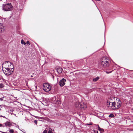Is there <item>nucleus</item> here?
Returning a JSON list of instances; mask_svg holds the SVG:
<instances>
[{"instance_id":"7c9ffc66","label":"nucleus","mask_w":133,"mask_h":133,"mask_svg":"<svg viewBox=\"0 0 133 133\" xmlns=\"http://www.w3.org/2000/svg\"><path fill=\"white\" fill-rule=\"evenodd\" d=\"M1 116L3 117L4 118H6L5 116H2L1 115Z\"/></svg>"},{"instance_id":"6e6552de","label":"nucleus","mask_w":133,"mask_h":133,"mask_svg":"<svg viewBox=\"0 0 133 133\" xmlns=\"http://www.w3.org/2000/svg\"><path fill=\"white\" fill-rule=\"evenodd\" d=\"M12 123L15 124L14 123L11 122H10L8 121L5 123V125H6V127H10L12 125Z\"/></svg>"},{"instance_id":"ddd939ff","label":"nucleus","mask_w":133,"mask_h":133,"mask_svg":"<svg viewBox=\"0 0 133 133\" xmlns=\"http://www.w3.org/2000/svg\"><path fill=\"white\" fill-rule=\"evenodd\" d=\"M56 97L55 96H54L51 98V100L54 103H55L56 101Z\"/></svg>"},{"instance_id":"20e7f679","label":"nucleus","mask_w":133,"mask_h":133,"mask_svg":"<svg viewBox=\"0 0 133 133\" xmlns=\"http://www.w3.org/2000/svg\"><path fill=\"white\" fill-rule=\"evenodd\" d=\"M111 99L109 98L107 101V105L108 107H109L110 108H111L115 110L116 109V103L115 102H110L109 100Z\"/></svg>"},{"instance_id":"e433bc0d","label":"nucleus","mask_w":133,"mask_h":133,"mask_svg":"<svg viewBox=\"0 0 133 133\" xmlns=\"http://www.w3.org/2000/svg\"><path fill=\"white\" fill-rule=\"evenodd\" d=\"M95 133H98V131H97L96 132H96Z\"/></svg>"},{"instance_id":"5701e85b","label":"nucleus","mask_w":133,"mask_h":133,"mask_svg":"<svg viewBox=\"0 0 133 133\" xmlns=\"http://www.w3.org/2000/svg\"><path fill=\"white\" fill-rule=\"evenodd\" d=\"M3 127H6V125H5V123H4L3 124H2V126Z\"/></svg>"},{"instance_id":"2eb2a0df","label":"nucleus","mask_w":133,"mask_h":133,"mask_svg":"<svg viewBox=\"0 0 133 133\" xmlns=\"http://www.w3.org/2000/svg\"><path fill=\"white\" fill-rule=\"evenodd\" d=\"M99 78V77H97L96 78H93V81L94 82H96L97 81Z\"/></svg>"},{"instance_id":"393cba45","label":"nucleus","mask_w":133,"mask_h":133,"mask_svg":"<svg viewBox=\"0 0 133 133\" xmlns=\"http://www.w3.org/2000/svg\"><path fill=\"white\" fill-rule=\"evenodd\" d=\"M34 122L37 124V121L36 120H35L34 121Z\"/></svg>"},{"instance_id":"9b49d317","label":"nucleus","mask_w":133,"mask_h":133,"mask_svg":"<svg viewBox=\"0 0 133 133\" xmlns=\"http://www.w3.org/2000/svg\"><path fill=\"white\" fill-rule=\"evenodd\" d=\"M57 70L58 73L61 74L62 72V70L61 68L59 67L57 68Z\"/></svg>"},{"instance_id":"c756f323","label":"nucleus","mask_w":133,"mask_h":133,"mask_svg":"<svg viewBox=\"0 0 133 133\" xmlns=\"http://www.w3.org/2000/svg\"><path fill=\"white\" fill-rule=\"evenodd\" d=\"M81 107L82 108H86V106H85V105L84 106H84H83V107Z\"/></svg>"},{"instance_id":"58836bf2","label":"nucleus","mask_w":133,"mask_h":133,"mask_svg":"<svg viewBox=\"0 0 133 133\" xmlns=\"http://www.w3.org/2000/svg\"><path fill=\"white\" fill-rule=\"evenodd\" d=\"M53 131H54V130H53Z\"/></svg>"},{"instance_id":"473e14b6","label":"nucleus","mask_w":133,"mask_h":133,"mask_svg":"<svg viewBox=\"0 0 133 133\" xmlns=\"http://www.w3.org/2000/svg\"><path fill=\"white\" fill-rule=\"evenodd\" d=\"M0 132H1L2 133H5V132H2V131H0Z\"/></svg>"},{"instance_id":"4be33fe9","label":"nucleus","mask_w":133,"mask_h":133,"mask_svg":"<svg viewBox=\"0 0 133 133\" xmlns=\"http://www.w3.org/2000/svg\"><path fill=\"white\" fill-rule=\"evenodd\" d=\"M113 71V70L110 71H105L106 73L107 74H109V73H111Z\"/></svg>"},{"instance_id":"9d476101","label":"nucleus","mask_w":133,"mask_h":133,"mask_svg":"<svg viewBox=\"0 0 133 133\" xmlns=\"http://www.w3.org/2000/svg\"><path fill=\"white\" fill-rule=\"evenodd\" d=\"M121 102L120 101L119 99L118 100V102L117 104V106L116 107V108L117 109H118L119 108L121 107Z\"/></svg>"},{"instance_id":"72a5a7b5","label":"nucleus","mask_w":133,"mask_h":133,"mask_svg":"<svg viewBox=\"0 0 133 133\" xmlns=\"http://www.w3.org/2000/svg\"><path fill=\"white\" fill-rule=\"evenodd\" d=\"M92 131H94L95 133V132H96V131H95V130H94V129Z\"/></svg>"},{"instance_id":"412c9836","label":"nucleus","mask_w":133,"mask_h":133,"mask_svg":"<svg viewBox=\"0 0 133 133\" xmlns=\"http://www.w3.org/2000/svg\"><path fill=\"white\" fill-rule=\"evenodd\" d=\"M9 132L10 133H13L14 132V130L13 129H10L9 130Z\"/></svg>"},{"instance_id":"f8f14e48","label":"nucleus","mask_w":133,"mask_h":133,"mask_svg":"<svg viewBox=\"0 0 133 133\" xmlns=\"http://www.w3.org/2000/svg\"><path fill=\"white\" fill-rule=\"evenodd\" d=\"M98 130L101 132H104V130L100 128L98 124H97Z\"/></svg>"},{"instance_id":"423d86ee","label":"nucleus","mask_w":133,"mask_h":133,"mask_svg":"<svg viewBox=\"0 0 133 133\" xmlns=\"http://www.w3.org/2000/svg\"><path fill=\"white\" fill-rule=\"evenodd\" d=\"M43 89L45 92H47L50 91L51 89V86L48 83H44L43 86Z\"/></svg>"},{"instance_id":"b1692460","label":"nucleus","mask_w":133,"mask_h":133,"mask_svg":"<svg viewBox=\"0 0 133 133\" xmlns=\"http://www.w3.org/2000/svg\"><path fill=\"white\" fill-rule=\"evenodd\" d=\"M92 124V122H90L89 124H87L86 125H91Z\"/></svg>"},{"instance_id":"aec40b11","label":"nucleus","mask_w":133,"mask_h":133,"mask_svg":"<svg viewBox=\"0 0 133 133\" xmlns=\"http://www.w3.org/2000/svg\"><path fill=\"white\" fill-rule=\"evenodd\" d=\"M4 87L3 84L2 83L0 84V88H2Z\"/></svg>"},{"instance_id":"2f4dec72","label":"nucleus","mask_w":133,"mask_h":133,"mask_svg":"<svg viewBox=\"0 0 133 133\" xmlns=\"http://www.w3.org/2000/svg\"><path fill=\"white\" fill-rule=\"evenodd\" d=\"M2 126V124L0 123V127Z\"/></svg>"},{"instance_id":"a878e982","label":"nucleus","mask_w":133,"mask_h":133,"mask_svg":"<svg viewBox=\"0 0 133 133\" xmlns=\"http://www.w3.org/2000/svg\"><path fill=\"white\" fill-rule=\"evenodd\" d=\"M26 43V44L27 43L28 44H30V43L28 41Z\"/></svg>"},{"instance_id":"f257e3e1","label":"nucleus","mask_w":133,"mask_h":133,"mask_svg":"<svg viewBox=\"0 0 133 133\" xmlns=\"http://www.w3.org/2000/svg\"><path fill=\"white\" fill-rule=\"evenodd\" d=\"M110 63L109 59L105 57L102 58L99 63V66L101 68L103 69L108 67Z\"/></svg>"},{"instance_id":"39448f33","label":"nucleus","mask_w":133,"mask_h":133,"mask_svg":"<svg viewBox=\"0 0 133 133\" xmlns=\"http://www.w3.org/2000/svg\"><path fill=\"white\" fill-rule=\"evenodd\" d=\"M2 65H5L7 67L9 68L11 70L13 71V72L14 70V66L12 63L9 61H6L3 63Z\"/></svg>"},{"instance_id":"6ab92c4d","label":"nucleus","mask_w":133,"mask_h":133,"mask_svg":"<svg viewBox=\"0 0 133 133\" xmlns=\"http://www.w3.org/2000/svg\"><path fill=\"white\" fill-rule=\"evenodd\" d=\"M109 117H113L114 116L113 114H111L109 115Z\"/></svg>"},{"instance_id":"f03ea898","label":"nucleus","mask_w":133,"mask_h":133,"mask_svg":"<svg viewBox=\"0 0 133 133\" xmlns=\"http://www.w3.org/2000/svg\"><path fill=\"white\" fill-rule=\"evenodd\" d=\"M2 69L4 73L6 75H10L13 72V71L11 70L10 68L7 67L5 65H2Z\"/></svg>"},{"instance_id":"1a4fd4ad","label":"nucleus","mask_w":133,"mask_h":133,"mask_svg":"<svg viewBox=\"0 0 133 133\" xmlns=\"http://www.w3.org/2000/svg\"><path fill=\"white\" fill-rule=\"evenodd\" d=\"M3 23L0 24V33H1L4 32V26H3Z\"/></svg>"},{"instance_id":"a211bd4d","label":"nucleus","mask_w":133,"mask_h":133,"mask_svg":"<svg viewBox=\"0 0 133 133\" xmlns=\"http://www.w3.org/2000/svg\"><path fill=\"white\" fill-rule=\"evenodd\" d=\"M21 43L22 44H23L24 45H25L26 44V43H25L24 41L23 40V39H22L21 41Z\"/></svg>"},{"instance_id":"0eeeda50","label":"nucleus","mask_w":133,"mask_h":133,"mask_svg":"<svg viewBox=\"0 0 133 133\" xmlns=\"http://www.w3.org/2000/svg\"><path fill=\"white\" fill-rule=\"evenodd\" d=\"M66 79L64 78H62L58 82V84L61 87L63 86L65 84Z\"/></svg>"},{"instance_id":"f3484780","label":"nucleus","mask_w":133,"mask_h":133,"mask_svg":"<svg viewBox=\"0 0 133 133\" xmlns=\"http://www.w3.org/2000/svg\"><path fill=\"white\" fill-rule=\"evenodd\" d=\"M3 23V19L2 17L0 16V24Z\"/></svg>"},{"instance_id":"4c0bfd02","label":"nucleus","mask_w":133,"mask_h":133,"mask_svg":"<svg viewBox=\"0 0 133 133\" xmlns=\"http://www.w3.org/2000/svg\"><path fill=\"white\" fill-rule=\"evenodd\" d=\"M31 77H33V76L32 75H31Z\"/></svg>"},{"instance_id":"7ed1b4c3","label":"nucleus","mask_w":133,"mask_h":133,"mask_svg":"<svg viewBox=\"0 0 133 133\" xmlns=\"http://www.w3.org/2000/svg\"><path fill=\"white\" fill-rule=\"evenodd\" d=\"M13 9V6L11 3L3 4L2 9L4 11H10Z\"/></svg>"},{"instance_id":"4468645a","label":"nucleus","mask_w":133,"mask_h":133,"mask_svg":"<svg viewBox=\"0 0 133 133\" xmlns=\"http://www.w3.org/2000/svg\"><path fill=\"white\" fill-rule=\"evenodd\" d=\"M55 103L57 104H61V101L57 100Z\"/></svg>"},{"instance_id":"c9c22d12","label":"nucleus","mask_w":133,"mask_h":133,"mask_svg":"<svg viewBox=\"0 0 133 133\" xmlns=\"http://www.w3.org/2000/svg\"><path fill=\"white\" fill-rule=\"evenodd\" d=\"M49 130H51L52 131V129L51 128H49Z\"/></svg>"},{"instance_id":"f704fd0d","label":"nucleus","mask_w":133,"mask_h":133,"mask_svg":"<svg viewBox=\"0 0 133 133\" xmlns=\"http://www.w3.org/2000/svg\"><path fill=\"white\" fill-rule=\"evenodd\" d=\"M23 6L21 5V7L20 8V9H22L23 8Z\"/></svg>"},{"instance_id":"bb28decb","label":"nucleus","mask_w":133,"mask_h":133,"mask_svg":"<svg viewBox=\"0 0 133 133\" xmlns=\"http://www.w3.org/2000/svg\"><path fill=\"white\" fill-rule=\"evenodd\" d=\"M47 132V131L46 130H45L43 131V133H46Z\"/></svg>"},{"instance_id":"c85d7f7f","label":"nucleus","mask_w":133,"mask_h":133,"mask_svg":"<svg viewBox=\"0 0 133 133\" xmlns=\"http://www.w3.org/2000/svg\"><path fill=\"white\" fill-rule=\"evenodd\" d=\"M4 98V97H2V98H0V100L1 101H3V98Z\"/></svg>"},{"instance_id":"cd10ccee","label":"nucleus","mask_w":133,"mask_h":133,"mask_svg":"<svg viewBox=\"0 0 133 133\" xmlns=\"http://www.w3.org/2000/svg\"><path fill=\"white\" fill-rule=\"evenodd\" d=\"M52 131L51 130H49V131H48V132L47 133H52Z\"/></svg>"},{"instance_id":"dca6fc26","label":"nucleus","mask_w":133,"mask_h":133,"mask_svg":"<svg viewBox=\"0 0 133 133\" xmlns=\"http://www.w3.org/2000/svg\"><path fill=\"white\" fill-rule=\"evenodd\" d=\"M15 0L17 2V3H18L19 4H20V3L21 4L22 2V0Z\"/></svg>"}]
</instances>
